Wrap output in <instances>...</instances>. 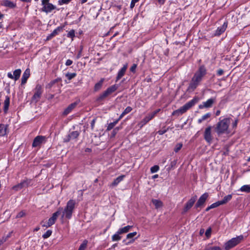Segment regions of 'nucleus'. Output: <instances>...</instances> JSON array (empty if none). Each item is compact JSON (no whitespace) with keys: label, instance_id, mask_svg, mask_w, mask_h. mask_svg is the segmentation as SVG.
I'll list each match as a JSON object with an SVG mask.
<instances>
[{"label":"nucleus","instance_id":"603ef678","mask_svg":"<svg viewBox=\"0 0 250 250\" xmlns=\"http://www.w3.org/2000/svg\"><path fill=\"white\" fill-rule=\"evenodd\" d=\"M25 215V213L23 211H20L16 216L17 218H21Z\"/></svg>","mask_w":250,"mask_h":250},{"label":"nucleus","instance_id":"a211bd4d","mask_svg":"<svg viewBox=\"0 0 250 250\" xmlns=\"http://www.w3.org/2000/svg\"><path fill=\"white\" fill-rule=\"evenodd\" d=\"M21 74V70L20 69H18L14 71L13 75L11 72L8 73L7 76L10 79H14L15 81H17L19 79Z\"/></svg>","mask_w":250,"mask_h":250},{"label":"nucleus","instance_id":"e2e57ef3","mask_svg":"<svg viewBox=\"0 0 250 250\" xmlns=\"http://www.w3.org/2000/svg\"><path fill=\"white\" fill-rule=\"evenodd\" d=\"M82 47L81 48V50L79 51L77 56V59H79L81 57V53H82Z\"/></svg>","mask_w":250,"mask_h":250},{"label":"nucleus","instance_id":"f3484780","mask_svg":"<svg viewBox=\"0 0 250 250\" xmlns=\"http://www.w3.org/2000/svg\"><path fill=\"white\" fill-rule=\"evenodd\" d=\"M30 183V180H23L20 184L14 186L13 189L15 190L18 191L23 188L27 187Z\"/></svg>","mask_w":250,"mask_h":250},{"label":"nucleus","instance_id":"864d4df0","mask_svg":"<svg viewBox=\"0 0 250 250\" xmlns=\"http://www.w3.org/2000/svg\"><path fill=\"white\" fill-rule=\"evenodd\" d=\"M140 0H132L131 3H130V8L132 9L136 3L139 2Z\"/></svg>","mask_w":250,"mask_h":250},{"label":"nucleus","instance_id":"13d9d810","mask_svg":"<svg viewBox=\"0 0 250 250\" xmlns=\"http://www.w3.org/2000/svg\"><path fill=\"white\" fill-rule=\"evenodd\" d=\"M73 63V61L71 60H67L66 61V62H65V65L66 66H69L70 65H71Z\"/></svg>","mask_w":250,"mask_h":250},{"label":"nucleus","instance_id":"cd10ccee","mask_svg":"<svg viewBox=\"0 0 250 250\" xmlns=\"http://www.w3.org/2000/svg\"><path fill=\"white\" fill-rule=\"evenodd\" d=\"M2 4L5 6L8 7L9 8H14L16 6L15 3L8 0H4L2 2Z\"/></svg>","mask_w":250,"mask_h":250},{"label":"nucleus","instance_id":"9b49d317","mask_svg":"<svg viewBox=\"0 0 250 250\" xmlns=\"http://www.w3.org/2000/svg\"><path fill=\"white\" fill-rule=\"evenodd\" d=\"M160 109H158L151 113H149L147 114L144 117L143 120H142V126L146 124L150 120L153 119L154 116L160 111Z\"/></svg>","mask_w":250,"mask_h":250},{"label":"nucleus","instance_id":"c756f323","mask_svg":"<svg viewBox=\"0 0 250 250\" xmlns=\"http://www.w3.org/2000/svg\"><path fill=\"white\" fill-rule=\"evenodd\" d=\"M239 190L246 193L250 192V185H245L242 186Z\"/></svg>","mask_w":250,"mask_h":250},{"label":"nucleus","instance_id":"f257e3e1","mask_svg":"<svg viewBox=\"0 0 250 250\" xmlns=\"http://www.w3.org/2000/svg\"><path fill=\"white\" fill-rule=\"evenodd\" d=\"M207 74V69L205 65H202L199 66L197 71L194 73L192 78L189 85L188 87V91H193L200 84L203 78Z\"/></svg>","mask_w":250,"mask_h":250},{"label":"nucleus","instance_id":"423d86ee","mask_svg":"<svg viewBox=\"0 0 250 250\" xmlns=\"http://www.w3.org/2000/svg\"><path fill=\"white\" fill-rule=\"evenodd\" d=\"M118 88V86L116 84H114L106 89V90L104 91L102 94H101L99 97L97 98V100L99 102L102 101L105 98L108 97L113 92H114Z\"/></svg>","mask_w":250,"mask_h":250},{"label":"nucleus","instance_id":"2f4dec72","mask_svg":"<svg viewBox=\"0 0 250 250\" xmlns=\"http://www.w3.org/2000/svg\"><path fill=\"white\" fill-rule=\"evenodd\" d=\"M132 110V108L130 106H127L123 113L121 114L119 118V120H121L125 115L129 113Z\"/></svg>","mask_w":250,"mask_h":250},{"label":"nucleus","instance_id":"8fccbe9b","mask_svg":"<svg viewBox=\"0 0 250 250\" xmlns=\"http://www.w3.org/2000/svg\"><path fill=\"white\" fill-rule=\"evenodd\" d=\"M70 140H71V137L70 136L69 134H68L63 138V141L64 143H67L69 142Z\"/></svg>","mask_w":250,"mask_h":250},{"label":"nucleus","instance_id":"b1692460","mask_svg":"<svg viewBox=\"0 0 250 250\" xmlns=\"http://www.w3.org/2000/svg\"><path fill=\"white\" fill-rule=\"evenodd\" d=\"M125 176L121 175L118 177L116 179H115L114 181L111 184L110 186L111 187H115L118 185V184L121 182L124 179Z\"/></svg>","mask_w":250,"mask_h":250},{"label":"nucleus","instance_id":"79ce46f5","mask_svg":"<svg viewBox=\"0 0 250 250\" xmlns=\"http://www.w3.org/2000/svg\"><path fill=\"white\" fill-rule=\"evenodd\" d=\"M183 144L182 143H178L176 144L174 148V151L175 152H178L182 147Z\"/></svg>","mask_w":250,"mask_h":250},{"label":"nucleus","instance_id":"a18cd8bd","mask_svg":"<svg viewBox=\"0 0 250 250\" xmlns=\"http://www.w3.org/2000/svg\"><path fill=\"white\" fill-rule=\"evenodd\" d=\"M87 245V241H84L80 246L78 250H85Z\"/></svg>","mask_w":250,"mask_h":250},{"label":"nucleus","instance_id":"f8f14e48","mask_svg":"<svg viewBox=\"0 0 250 250\" xmlns=\"http://www.w3.org/2000/svg\"><path fill=\"white\" fill-rule=\"evenodd\" d=\"M208 196V194L207 192L202 194L197 201V203H196L195 208H202L206 201L207 200Z\"/></svg>","mask_w":250,"mask_h":250},{"label":"nucleus","instance_id":"473e14b6","mask_svg":"<svg viewBox=\"0 0 250 250\" xmlns=\"http://www.w3.org/2000/svg\"><path fill=\"white\" fill-rule=\"evenodd\" d=\"M207 250H222V249L219 246H212L210 244H208L206 246Z\"/></svg>","mask_w":250,"mask_h":250},{"label":"nucleus","instance_id":"f704fd0d","mask_svg":"<svg viewBox=\"0 0 250 250\" xmlns=\"http://www.w3.org/2000/svg\"><path fill=\"white\" fill-rule=\"evenodd\" d=\"M62 81V80H61V78H57V79H55V80H53V81H51V82H50V83L47 84V88H51L55 83H58V82H60V81Z\"/></svg>","mask_w":250,"mask_h":250},{"label":"nucleus","instance_id":"393cba45","mask_svg":"<svg viewBox=\"0 0 250 250\" xmlns=\"http://www.w3.org/2000/svg\"><path fill=\"white\" fill-rule=\"evenodd\" d=\"M152 203L154 205L156 209L161 208L162 207L163 204L161 201L157 199H152Z\"/></svg>","mask_w":250,"mask_h":250},{"label":"nucleus","instance_id":"de8ad7c7","mask_svg":"<svg viewBox=\"0 0 250 250\" xmlns=\"http://www.w3.org/2000/svg\"><path fill=\"white\" fill-rule=\"evenodd\" d=\"M71 0H59L58 3L59 5H62L64 4H68Z\"/></svg>","mask_w":250,"mask_h":250},{"label":"nucleus","instance_id":"bb28decb","mask_svg":"<svg viewBox=\"0 0 250 250\" xmlns=\"http://www.w3.org/2000/svg\"><path fill=\"white\" fill-rule=\"evenodd\" d=\"M132 228L131 226H127L124 228L120 229L118 231V233L123 234V233H127L128 231H129L130 229Z\"/></svg>","mask_w":250,"mask_h":250},{"label":"nucleus","instance_id":"49530a36","mask_svg":"<svg viewBox=\"0 0 250 250\" xmlns=\"http://www.w3.org/2000/svg\"><path fill=\"white\" fill-rule=\"evenodd\" d=\"M67 37L68 38H73L75 37V31L74 30H70L67 34Z\"/></svg>","mask_w":250,"mask_h":250},{"label":"nucleus","instance_id":"a878e982","mask_svg":"<svg viewBox=\"0 0 250 250\" xmlns=\"http://www.w3.org/2000/svg\"><path fill=\"white\" fill-rule=\"evenodd\" d=\"M104 78H102L100 81L96 83L94 86V90L97 91L99 90L102 87L104 82Z\"/></svg>","mask_w":250,"mask_h":250},{"label":"nucleus","instance_id":"39448f33","mask_svg":"<svg viewBox=\"0 0 250 250\" xmlns=\"http://www.w3.org/2000/svg\"><path fill=\"white\" fill-rule=\"evenodd\" d=\"M244 239V236L242 235L232 238L230 240L227 241L224 245L225 249L229 250L230 249L236 246L237 245L241 243Z\"/></svg>","mask_w":250,"mask_h":250},{"label":"nucleus","instance_id":"ddd939ff","mask_svg":"<svg viewBox=\"0 0 250 250\" xmlns=\"http://www.w3.org/2000/svg\"><path fill=\"white\" fill-rule=\"evenodd\" d=\"M204 139L209 144H210L212 141V136L211 135V127L208 126L205 129L204 134Z\"/></svg>","mask_w":250,"mask_h":250},{"label":"nucleus","instance_id":"72a5a7b5","mask_svg":"<svg viewBox=\"0 0 250 250\" xmlns=\"http://www.w3.org/2000/svg\"><path fill=\"white\" fill-rule=\"evenodd\" d=\"M232 198V195L229 194L224 197L223 200H221L220 202L222 203V205H224L227 203L228 202L230 201Z\"/></svg>","mask_w":250,"mask_h":250},{"label":"nucleus","instance_id":"dca6fc26","mask_svg":"<svg viewBox=\"0 0 250 250\" xmlns=\"http://www.w3.org/2000/svg\"><path fill=\"white\" fill-rule=\"evenodd\" d=\"M227 26L228 22L225 21L221 26L218 27L217 29L215 30L214 33V36H219L220 35H221L225 31L227 27Z\"/></svg>","mask_w":250,"mask_h":250},{"label":"nucleus","instance_id":"1a4fd4ad","mask_svg":"<svg viewBox=\"0 0 250 250\" xmlns=\"http://www.w3.org/2000/svg\"><path fill=\"white\" fill-rule=\"evenodd\" d=\"M62 210V208H59V210L57 211L54 213L52 215V216L48 219V222L46 223V224H43L42 225V226L43 227L48 228L55 224L57 217L60 214L61 211Z\"/></svg>","mask_w":250,"mask_h":250},{"label":"nucleus","instance_id":"2eb2a0df","mask_svg":"<svg viewBox=\"0 0 250 250\" xmlns=\"http://www.w3.org/2000/svg\"><path fill=\"white\" fill-rule=\"evenodd\" d=\"M46 142V137L43 136H37L33 140L32 143L33 147H37L40 146L42 144Z\"/></svg>","mask_w":250,"mask_h":250},{"label":"nucleus","instance_id":"412c9836","mask_svg":"<svg viewBox=\"0 0 250 250\" xmlns=\"http://www.w3.org/2000/svg\"><path fill=\"white\" fill-rule=\"evenodd\" d=\"M127 68V64H125L124 65V66L120 70V71L118 72L117 76V80L116 81L120 80L125 74L126 69Z\"/></svg>","mask_w":250,"mask_h":250},{"label":"nucleus","instance_id":"aec40b11","mask_svg":"<svg viewBox=\"0 0 250 250\" xmlns=\"http://www.w3.org/2000/svg\"><path fill=\"white\" fill-rule=\"evenodd\" d=\"M63 30V27L59 26L56 28L54 31L48 36L47 40L51 39L59 34V33L62 31Z\"/></svg>","mask_w":250,"mask_h":250},{"label":"nucleus","instance_id":"ea45409f","mask_svg":"<svg viewBox=\"0 0 250 250\" xmlns=\"http://www.w3.org/2000/svg\"><path fill=\"white\" fill-rule=\"evenodd\" d=\"M76 75L77 74L76 73H67L65 74V76L67 78V79L69 80H71V79L75 77L76 76Z\"/></svg>","mask_w":250,"mask_h":250},{"label":"nucleus","instance_id":"6e6552de","mask_svg":"<svg viewBox=\"0 0 250 250\" xmlns=\"http://www.w3.org/2000/svg\"><path fill=\"white\" fill-rule=\"evenodd\" d=\"M43 90L42 86L40 84L37 85L34 90V94L32 98V102L37 103L41 98Z\"/></svg>","mask_w":250,"mask_h":250},{"label":"nucleus","instance_id":"774afa93","mask_svg":"<svg viewBox=\"0 0 250 250\" xmlns=\"http://www.w3.org/2000/svg\"><path fill=\"white\" fill-rule=\"evenodd\" d=\"M119 130V127H116L115 128L114 130H113V132H115L116 131L117 132V131Z\"/></svg>","mask_w":250,"mask_h":250},{"label":"nucleus","instance_id":"4468645a","mask_svg":"<svg viewBox=\"0 0 250 250\" xmlns=\"http://www.w3.org/2000/svg\"><path fill=\"white\" fill-rule=\"evenodd\" d=\"M216 101L215 98H212L208 99L207 101L204 102L202 104L199 105V109L211 107Z\"/></svg>","mask_w":250,"mask_h":250},{"label":"nucleus","instance_id":"7c9ffc66","mask_svg":"<svg viewBox=\"0 0 250 250\" xmlns=\"http://www.w3.org/2000/svg\"><path fill=\"white\" fill-rule=\"evenodd\" d=\"M210 116H211V114L210 113H206V114L202 116L200 119H199L198 120V123L201 124L203 121L209 118L210 117Z\"/></svg>","mask_w":250,"mask_h":250},{"label":"nucleus","instance_id":"4be33fe9","mask_svg":"<svg viewBox=\"0 0 250 250\" xmlns=\"http://www.w3.org/2000/svg\"><path fill=\"white\" fill-rule=\"evenodd\" d=\"M30 76V70L28 69H27L24 71V73L23 74V75L21 78V83L24 84L26 83V81L28 79V78Z\"/></svg>","mask_w":250,"mask_h":250},{"label":"nucleus","instance_id":"20e7f679","mask_svg":"<svg viewBox=\"0 0 250 250\" xmlns=\"http://www.w3.org/2000/svg\"><path fill=\"white\" fill-rule=\"evenodd\" d=\"M75 201L69 200L62 211V217H65L67 219H70L72 217L73 210L75 208Z\"/></svg>","mask_w":250,"mask_h":250},{"label":"nucleus","instance_id":"6e6d98bb","mask_svg":"<svg viewBox=\"0 0 250 250\" xmlns=\"http://www.w3.org/2000/svg\"><path fill=\"white\" fill-rule=\"evenodd\" d=\"M238 122V120L237 119L235 120L234 122H233L232 124V126L233 128H235L236 127V126L237 125Z\"/></svg>","mask_w":250,"mask_h":250},{"label":"nucleus","instance_id":"e433bc0d","mask_svg":"<svg viewBox=\"0 0 250 250\" xmlns=\"http://www.w3.org/2000/svg\"><path fill=\"white\" fill-rule=\"evenodd\" d=\"M120 233H118V231L112 236V240L113 241H119L121 239V236H120Z\"/></svg>","mask_w":250,"mask_h":250},{"label":"nucleus","instance_id":"4c0bfd02","mask_svg":"<svg viewBox=\"0 0 250 250\" xmlns=\"http://www.w3.org/2000/svg\"><path fill=\"white\" fill-rule=\"evenodd\" d=\"M119 120H119V119H118L115 122L110 123L107 126V130H110L112 129L114 127V126L117 124V123L118 122V121Z\"/></svg>","mask_w":250,"mask_h":250},{"label":"nucleus","instance_id":"58836bf2","mask_svg":"<svg viewBox=\"0 0 250 250\" xmlns=\"http://www.w3.org/2000/svg\"><path fill=\"white\" fill-rule=\"evenodd\" d=\"M12 234V232H9L6 236L3 237L0 240V246L3 244L4 242H5L7 239L9 238L11 236V235Z\"/></svg>","mask_w":250,"mask_h":250},{"label":"nucleus","instance_id":"4d7b16f0","mask_svg":"<svg viewBox=\"0 0 250 250\" xmlns=\"http://www.w3.org/2000/svg\"><path fill=\"white\" fill-rule=\"evenodd\" d=\"M223 73H224V70L222 69H219L217 71V74L218 76H221L223 74Z\"/></svg>","mask_w":250,"mask_h":250},{"label":"nucleus","instance_id":"37998d69","mask_svg":"<svg viewBox=\"0 0 250 250\" xmlns=\"http://www.w3.org/2000/svg\"><path fill=\"white\" fill-rule=\"evenodd\" d=\"M52 232L51 230H48L44 234H43L42 237L45 239L48 238L51 235Z\"/></svg>","mask_w":250,"mask_h":250},{"label":"nucleus","instance_id":"5fc2aeb1","mask_svg":"<svg viewBox=\"0 0 250 250\" xmlns=\"http://www.w3.org/2000/svg\"><path fill=\"white\" fill-rule=\"evenodd\" d=\"M136 67H137V64H133L130 69V71H131L132 72H135Z\"/></svg>","mask_w":250,"mask_h":250},{"label":"nucleus","instance_id":"052dcab7","mask_svg":"<svg viewBox=\"0 0 250 250\" xmlns=\"http://www.w3.org/2000/svg\"><path fill=\"white\" fill-rule=\"evenodd\" d=\"M157 1L160 4L162 5L164 4L166 0H157Z\"/></svg>","mask_w":250,"mask_h":250},{"label":"nucleus","instance_id":"69168bd1","mask_svg":"<svg viewBox=\"0 0 250 250\" xmlns=\"http://www.w3.org/2000/svg\"><path fill=\"white\" fill-rule=\"evenodd\" d=\"M81 0V2L82 4H83L87 1V0Z\"/></svg>","mask_w":250,"mask_h":250},{"label":"nucleus","instance_id":"c9c22d12","mask_svg":"<svg viewBox=\"0 0 250 250\" xmlns=\"http://www.w3.org/2000/svg\"><path fill=\"white\" fill-rule=\"evenodd\" d=\"M71 140H73L78 138L80 135V132L78 131H74L69 133Z\"/></svg>","mask_w":250,"mask_h":250},{"label":"nucleus","instance_id":"a19ab883","mask_svg":"<svg viewBox=\"0 0 250 250\" xmlns=\"http://www.w3.org/2000/svg\"><path fill=\"white\" fill-rule=\"evenodd\" d=\"M159 169V167L157 165L152 167L150 168L151 172L153 173L157 172Z\"/></svg>","mask_w":250,"mask_h":250},{"label":"nucleus","instance_id":"c03bdc74","mask_svg":"<svg viewBox=\"0 0 250 250\" xmlns=\"http://www.w3.org/2000/svg\"><path fill=\"white\" fill-rule=\"evenodd\" d=\"M220 205H222V203H221L220 201H217L215 203L212 204L210 205V206H211V208H214L219 207Z\"/></svg>","mask_w":250,"mask_h":250},{"label":"nucleus","instance_id":"9d476101","mask_svg":"<svg viewBox=\"0 0 250 250\" xmlns=\"http://www.w3.org/2000/svg\"><path fill=\"white\" fill-rule=\"evenodd\" d=\"M197 196H194L192 197L185 204V206L183 208L182 213L185 214L187 212H188L193 206L196 200Z\"/></svg>","mask_w":250,"mask_h":250},{"label":"nucleus","instance_id":"09e8293b","mask_svg":"<svg viewBox=\"0 0 250 250\" xmlns=\"http://www.w3.org/2000/svg\"><path fill=\"white\" fill-rule=\"evenodd\" d=\"M137 234V233L136 232H131V233H128L127 236H126V238L127 239H130V238H133V237H134L135 236H136Z\"/></svg>","mask_w":250,"mask_h":250},{"label":"nucleus","instance_id":"0eeeda50","mask_svg":"<svg viewBox=\"0 0 250 250\" xmlns=\"http://www.w3.org/2000/svg\"><path fill=\"white\" fill-rule=\"evenodd\" d=\"M50 0H42V8L41 9L42 12L48 13L56 9V6L49 2Z\"/></svg>","mask_w":250,"mask_h":250},{"label":"nucleus","instance_id":"338daca9","mask_svg":"<svg viewBox=\"0 0 250 250\" xmlns=\"http://www.w3.org/2000/svg\"><path fill=\"white\" fill-rule=\"evenodd\" d=\"M158 177V174H155V175H153L152 176V178L153 179H155V178H157Z\"/></svg>","mask_w":250,"mask_h":250},{"label":"nucleus","instance_id":"bf43d9fd","mask_svg":"<svg viewBox=\"0 0 250 250\" xmlns=\"http://www.w3.org/2000/svg\"><path fill=\"white\" fill-rule=\"evenodd\" d=\"M96 122V119H94L93 120H92V121H91V128L92 129H93L94 127V125H95V123Z\"/></svg>","mask_w":250,"mask_h":250},{"label":"nucleus","instance_id":"c85d7f7f","mask_svg":"<svg viewBox=\"0 0 250 250\" xmlns=\"http://www.w3.org/2000/svg\"><path fill=\"white\" fill-rule=\"evenodd\" d=\"M10 98L8 96H6L4 102V111L5 112H6L8 110Z\"/></svg>","mask_w":250,"mask_h":250},{"label":"nucleus","instance_id":"0e129e2a","mask_svg":"<svg viewBox=\"0 0 250 250\" xmlns=\"http://www.w3.org/2000/svg\"><path fill=\"white\" fill-rule=\"evenodd\" d=\"M210 209H212V208H211V206H208V208H206V211H209Z\"/></svg>","mask_w":250,"mask_h":250},{"label":"nucleus","instance_id":"7ed1b4c3","mask_svg":"<svg viewBox=\"0 0 250 250\" xmlns=\"http://www.w3.org/2000/svg\"><path fill=\"white\" fill-rule=\"evenodd\" d=\"M197 102L198 100L197 98H193L181 107L179 109L174 111L172 113V115L179 116L180 115L185 113L188 110L194 106Z\"/></svg>","mask_w":250,"mask_h":250},{"label":"nucleus","instance_id":"680f3d73","mask_svg":"<svg viewBox=\"0 0 250 250\" xmlns=\"http://www.w3.org/2000/svg\"><path fill=\"white\" fill-rule=\"evenodd\" d=\"M166 132V130H159L158 133L159 135H163Z\"/></svg>","mask_w":250,"mask_h":250},{"label":"nucleus","instance_id":"f03ea898","mask_svg":"<svg viewBox=\"0 0 250 250\" xmlns=\"http://www.w3.org/2000/svg\"><path fill=\"white\" fill-rule=\"evenodd\" d=\"M230 123V118H225L222 120L220 119L215 128V130L218 135L228 133V128Z\"/></svg>","mask_w":250,"mask_h":250},{"label":"nucleus","instance_id":"3c124183","mask_svg":"<svg viewBox=\"0 0 250 250\" xmlns=\"http://www.w3.org/2000/svg\"><path fill=\"white\" fill-rule=\"evenodd\" d=\"M211 229L210 228H209L205 232V235L208 238L210 236V235H211Z\"/></svg>","mask_w":250,"mask_h":250},{"label":"nucleus","instance_id":"5701e85b","mask_svg":"<svg viewBox=\"0 0 250 250\" xmlns=\"http://www.w3.org/2000/svg\"><path fill=\"white\" fill-rule=\"evenodd\" d=\"M77 104L76 103L70 104L63 111V114L67 115L76 106Z\"/></svg>","mask_w":250,"mask_h":250},{"label":"nucleus","instance_id":"6ab92c4d","mask_svg":"<svg viewBox=\"0 0 250 250\" xmlns=\"http://www.w3.org/2000/svg\"><path fill=\"white\" fill-rule=\"evenodd\" d=\"M8 125L3 124H0V136H4L9 133Z\"/></svg>","mask_w":250,"mask_h":250}]
</instances>
